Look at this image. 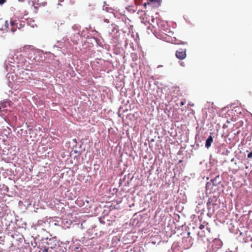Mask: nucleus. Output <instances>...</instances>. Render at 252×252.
<instances>
[{
    "instance_id": "2eb2a0df",
    "label": "nucleus",
    "mask_w": 252,
    "mask_h": 252,
    "mask_svg": "<svg viewBox=\"0 0 252 252\" xmlns=\"http://www.w3.org/2000/svg\"><path fill=\"white\" fill-rule=\"evenodd\" d=\"M248 158H252V151L248 155Z\"/></svg>"
},
{
    "instance_id": "6ab92c4d",
    "label": "nucleus",
    "mask_w": 252,
    "mask_h": 252,
    "mask_svg": "<svg viewBox=\"0 0 252 252\" xmlns=\"http://www.w3.org/2000/svg\"><path fill=\"white\" fill-rule=\"evenodd\" d=\"M5 189L7 191H8V188L7 187H6V189Z\"/></svg>"
},
{
    "instance_id": "f03ea898",
    "label": "nucleus",
    "mask_w": 252,
    "mask_h": 252,
    "mask_svg": "<svg viewBox=\"0 0 252 252\" xmlns=\"http://www.w3.org/2000/svg\"><path fill=\"white\" fill-rule=\"evenodd\" d=\"M45 243L43 252H57L58 242L55 238H47Z\"/></svg>"
},
{
    "instance_id": "423d86ee",
    "label": "nucleus",
    "mask_w": 252,
    "mask_h": 252,
    "mask_svg": "<svg viewBox=\"0 0 252 252\" xmlns=\"http://www.w3.org/2000/svg\"><path fill=\"white\" fill-rule=\"evenodd\" d=\"M213 137L211 135H210L206 141L205 147L207 148H209L211 146V144L213 142Z\"/></svg>"
},
{
    "instance_id": "4468645a",
    "label": "nucleus",
    "mask_w": 252,
    "mask_h": 252,
    "mask_svg": "<svg viewBox=\"0 0 252 252\" xmlns=\"http://www.w3.org/2000/svg\"><path fill=\"white\" fill-rule=\"evenodd\" d=\"M103 21H104V22L105 23H109V19L108 18H104Z\"/></svg>"
},
{
    "instance_id": "39448f33",
    "label": "nucleus",
    "mask_w": 252,
    "mask_h": 252,
    "mask_svg": "<svg viewBox=\"0 0 252 252\" xmlns=\"http://www.w3.org/2000/svg\"><path fill=\"white\" fill-rule=\"evenodd\" d=\"M208 223L207 222H203V224H201L199 225V228L201 230H202L203 229L206 228L207 231L208 233H210L211 229L210 228L208 227Z\"/></svg>"
},
{
    "instance_id": "1a4fd4ad",
    "label": "nucleus",
    "mask_w": 252,
    "mask_h": 252,
    "mask_svg": "<svg viewBox=\"0 0 252 252\" xmlns=\"http://www.w3.org/2000/svg\"><path fill=\"white\" fill-rule=\"evenodd\" d=\"M72 29L75 31H79L80 29V26L78 25H74L72 27Z\"/></svg>"
},
{
    "instance_id": "f8f14e48",
    "label": "nucleus",
    "mask_w": 252,
    "mask_h": 252,
    "mask_svg": "<svg viewBox=\"0 0 252 252\" xmlns=\"http://www.w3.org/2000/svg\"><path fill=\"white\" fill-rule=\"evenodd\" d=\"M148 2L147 3L148 4H150V3H156L158 2L159 3L158 0H147Z\"/></svg>"
},
{
    "instance_id": "9d476101",
    "label": "nucleus",
    "mask_w": 252,
    "mask_h": 252,
    "mask_svg": "<svg viewBox=\"0 0 252 252\" xmlns=\"http://www.w3.org/2000/svg\"><path fill=\"white\" fill-rule=\"evenodd\" d=\"M114 206H105V205H104L102 206H102H98V207H96V209H98V208H100V209H102V208H108L109 209V210L108 211H110V208L111 207H113Z\"/></svg>"
},
{
    "instance_id": "20e7f679",
    "label": "nucleus",
    "mask_w": 252,
    "mask_h": 252,
    "mask_svg": "<svg viewBox=\"0 0 252 252\" xmlns=\"http://www.w3.org/2000/svg\"><path fill=\"white\" fill-rule=\"evenodd\" d=\"M186 56V49H180L176 52V57L180 60H184Z\"/></svg>"
},
{
    "instance_id": "6e6552de",
    "label": "nucleus",
    "mask_w": 252,
    "mask_h": 252,
    "mask_svg": "<svg viewBox=\"0 0 252 252\" xmlns=\"http://www.w3.org/2000/svg\"><path fill=\"white\" fill-rule=\"evenodd\" d=\"M208 233H209L207 231L206 229H204L202 230H201L200 231L198 232V234L200 236V237H205L206 235Z\"/></svg>"
},
{
    "instance_id": "ddd939ff",
    "label": "nucleus",
    "mask_w": 252,
    "mask_h": 252,
    "mask_svg": "<svg viewBox=\"0 0 252 252\" xmlns=\"http://www.w3.org/2000/svg\"><path fill=\"white\" fill-rule=\"evenodd\" d=\"M185 103H186V100L183 99L181 102V105L183 106L185 105Z\"/></svg>"
},
{
    "instance_id": "7ed1b4c3",
    "label": "nucleus",
    "mask_w": 252,
    "mask_h": 252,
    "mask_svg": "<svg viewBox=\"0 0 252 252\" xmlns=\"http://www.w3.org/2000/svg\"><path fill=\"white\" fill-rule=\"evenodd\" d=\"M18 22L16 20H10V28H8V23L7 21L5 22V26L6 28L9 29V30L12 32H15L18 28V29H20L21 28V24H20V27L18 26Z\"/></svg>"
},
{
    "instance_id": "a211bd4d",
    "label": "nucleus",
    "mask_w": 252,
    "mask_h": 252,
    "mask_svg": "<svg viewBox=\"0 0 252 252\" xmlns=\"http://www.w3.org/2000/svg\"><path fill=\"white\" fill-rule=\"evenodd\" d=\"M147 4H148V3H145L144 4V6L145 7H146V5H147Z\"/></svg>"
},
{
    "instance_id": "aec40b11",
    "label": "nucleus",
    "mask_w": 252,
    "mask_h": 252,
    "mask_svg": "<svg viewBox=\"0 0 252 252\" xmlns=\"http://www.w3.org/2000/svg\"><path fill=\"white\" fill-rule=\"evenodd\" d=\"M111 16H113V13L111 14Z\"/></svg>"
},
{
    "instance_id": "dca6fc26",
    "label": "nucleus",
    "mask_w": 252,
    "mask_h": 252,
    "mask_svg": "<svg viewBox=\"0 0 252 252\" xmlns=\"http://www.w3.org/2000/svg\"><path fill=\"white\" fill-rule=\"evenodd\" d=\"M5 1L6 0H0V5L3 4Z\"/></svg>"
},
{
    "instance_id": "9b49d317",
    "label": "nucleus",
    "mask_w": 252,
    "mask_h": 252,
    "mask_svg": "<svg viewBox=\"0 0 252 252\" xmlns=\"http://www.w3.org/2000/svg\"><path fill=\"white\" fill-rule=\"evenodd\" d=\"M147 14L144 12L143 16H141V17L142 18V20L144 21V22H148V20L147 17Z\"/></svg>"
},
{
    "instance_id": "f3484780",
    "label": "nucleus",
    "mask_w": 252,
    "mask_h": 252,
    "mask_svg": "<svg viewBox=\"0 0 252 252\" xmlns=\"http://www.w3.org/2000/svg\"><path fill=\"white\" fill-rule=\"evenodd\" d=\"M85 202L87 204H89L90 203V201L88 199H86L85 200Z\"/></svg>"
},
{
    "instance_id": "0eeeda50",
    "label": "nucleus",
    "mask_w": 252,
    "mask_h": 252,
    "mask_svg": "<svg viewBox=\"0 0 252 252\" xmlns=\"http://www.w3.org/2000/svg\"><path fill=\"white\" fill-rule=\"evenodd\" d=\"M213 201H217V198L215 196H213V198H212L211 197L210 198H209L208 201V202L207 203V205H210V204H212V205H217V203H213L212 202Z\"/></svg>"
},
{
    "instance_id": "f257e3e1",
    "label": "nucleus",
    "mask_w": 252,
    "mask_h": 252,
    "mask_svg": "<svg viewBox=\"0 0 252 252\" xmlns=\"http://www.w3.org/2000/svg\"><path fill=\"white\" fill-rule=\"evenodd\" d=\"M221 183L220 176H217L214 179L211 180L206 185V191L207 193H212L218 189V185Z\"/></svg>"
}]
</instances>
